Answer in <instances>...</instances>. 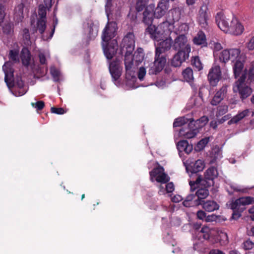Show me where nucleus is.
Instances as JSON below:
<instances>
[{
  "mask_svg": "<svg viewBox=\"0 0 254 254\" xmlns=\"http://www.w3.org/2000/svg\"><path fill=\"white\" fill-rule=\"evenodd\" d=\"M219 60L224 63L229 60L235 62L233 66L234 75L236 78L239 76H240V78L234 84L233 91L234 92H238L242 99H246L249 96L252 91L246 83V73H242L246 56L241 54V50L238 48L225 49L220 53Z\"/></svg>",
  "mask_w": 254,
  "mask_h": 254,
  "instance_id": "1",
  "label": "nucleus"
},
{
  "mask_svg": "<svg viewBox=\"0 0 254 254\" xmlns=\"http://www.w3.org/2000/svg\"><path fill=\"white\" fill-rule=\"evenodd\" d=\"M165 39L160 42L156 48L155 57L154 62L150 65L148 70L149 74H156L160 72L163 68L166 63V59L161 54L170 49L172 45V39L167 37Z\"/></svg>",
  "mask_w": 254,
  "mask_h": 254,
  "instance_id": "2",
  "label": "nucleus"
},
{
  "mask_svg": "<svg viewBox=\"0 0 254 254\" xmlns=\"http://www.w3.org/2000/svg\"><path fill=\"white\" fill-rule=\"evenodd\" d=\"M121 52L125 54V65L127 72H129L133 65L132 53L134 49V36L132 33H128L123 39L121 44Z\"/></svg>",
  "mask_w": 254,
  "mask_h": 254,
  "instance_id": "3",
  "label": "nucleus"
},
{
  "mask_svg": "<svg viewBox=\"0 0 254 254\" xmlns=\"http://www.w3.org/2000/svg\"><path fill=\"white\" fill-rule=\"evenodd\" d=\"M3 71L5 74L4 80L8 87L10 88L13 86L11 91L15 96H21L24 95L27 90V87L24 85L23 81L21 79H17L16 82L13 83V71L11 69H6L3 67Z\"/></svg>",
  "mask_w": 254,
  "mask_h": 254,
  "instance_id": "4",
  "label": "nucleus"
},
{
  "mask_svg": "<svg viewBox=\"0 0 254 254\" xmlns=\"http://www.w3.org/2000/svg\"><path fill=\"white\" fill-rule=\"evenodd\" d=\"M218 173L217 169L214 167L209 168L204 173V178L201 176H198L195 181H190L189 184L190 186L191 191L195 190V186L198 185L209 187L213 184V180L217 178Z\"/></svg>",
  "mask_w": 254,
  "mask_h": 254,
  "instance_id": "5",
  "label": "nucleus"
},
{
  "mask_svg": "<svg viewBox=\"0 0 254 254\" xmlns=\"http://www.w3.org/2000/svg\"><path fill=\"white\" fill-rule=\"evenodd\" d=\"M204 188L197 190L195 194H190L187 196L183 202V205L186 207H192L202 204L204 199L209 195V191L205 186Z\"/></svg>",
  "mask_w": 254,
  "mask_h": 254,
  "instance_id": "6",
  "label": "nucleus"
},
{
  "mask_svg": "<svg viewBox=\"0 0 254 254\" xmlns=\"http://www.w3.org/2000/svg\"><path fill=\"white\" fill-rule=\"evenodd\" d=\"M150 179L151 182L154 180L161 184H166L170 180V177L165 173L164 169L160 165L154 168L149 172Z\"/></svg>",
  "mask_w": 254,
  "mask_h": 254,
  "instance_id": "7",
  "label": "nucleus"
},
{
  "mask_svg": "<svg viewBox=\"0 0 254 254\" xmlns=\"http://www.w3.org/2000/svg\"><path fill=\"white\" fill-rule=\"evenodd\" d=\"M117 30V26L116 22H108L102 32V43H108L115 36Z\"/></svg>",
  "mask_w": 254,
  "mask_h": 254,
  "instance_id": "8",
  "label": "nucleus"
},
{
  "mask_svg": "<svg viewBox=\"0 0 254 254\" xmlns=\"http://www.w3.org/2000/svg\"><path fill=\"white\" fill-rule=\"evenodd\" d=\"M198 132L199 130L193 125V119H191L187 127H182L179 131V134L182 137L190 139L194 137Z\"/></svg>",
  "mask_w": 254,
  "mask_h": 254,
  "instance_id": "9",
  "label": "nucleus"
},
{
  "mask_svg": "<svg viewBox=\"0 0 254 254\" xmlns=\"http://www.w3.org/2000/svg\"><path fill=\"white\" fill-rule=\"evenodd\" d=\"M209 12L207 6L203 5L198 11L197 16V21L199 25L204 29L208 28Z\"/></svg>",
  "mask_w": 254,
  "mask_h": 254,
  "instance_id": "10",
  "label": "nucleus"
},
{
  "mask_svg": "<svg viewBox=\"0 0 254 254\" xmlns=\"http://www.w3.org/2000/svg\"><path fill=\"white\" fill-rule=\"evenodd\" d=\"M104 53L106 57L110 60L116 54L118 49V43L117 40H112L110 43H102Z\"/></svg>",
  "mask_w": 254,
  "mask_h": 254,
  "instance_id": "11",
  "label": "nucleus"
},
{
  "mask_svg": "<svg viewBox=\"0 0 254 254\" xmlns=\"http://www.w3.org/2000/svg\"><path fill=\"white\" fill-rule=\"evenodd\" d=\"M122 69L120 60L116 59L110 62L109 71L114 81H117L119 79L122 73Z\"/></svg>",
  "mask_w": 254,
  "mask_h": 254,
  "instance_id": "12",
  "label": "nucleus"
},
{
  "mask_svg": "<svg viewBox=\"0 0 254 254\" xmlns=\"http://www.w3.org/2000/svg\"><path fill=\"white\" fill-rule=\"evenodd\" d=\"M221 78V71L219 65H214L209 70L208 79L210 84L215 86Z\"/></svg>",
  "mask_w": 254,
  "mask_h": 254,
  "instance_id": "13",
  "label": "nucleus"
},
{
  "mask_svg": "<svg viewBox=\"0 0 254 254\" xmlns=\"http://www.w3.org/2000/svg\"><path fill=\"white\" fill-rule=\"evenodd\" d=\"M228 92V86L223 85L220 89L216 91V92L210 101L212 106L219 105L227 96Z\"/></svg>",
  "mask_w": 254,
  "mask_h": 254,
  "instance_id": "14",
  "label": "nucleus"
},
{
  "mask_svg": "<svg viewBox=\"0 0 254 254\" xmlns=\"http://www.w3.org/2000/svg\"><path fill=\"white\" fill-rule=\"evenodd\" d=\"M188 40L187 37L183 34H180L175 39L174 43L172 46L173 48L175 50L184 51L187 52V49L189 48L190 51L191 48L190 45L187 44Z\"/></svg>",
  "mask_w": 254,
  "mask_h": 254,
  "instance_id": "15",
  "label": "nucleus"
},
{
  "mask_svg": "<svg viewBox=\"0 0 254 254\" xmlns=\"http://www.w3.org/2000/svg\"><path fill=\"white\" fill-rule=\"evenodd\" d=\"M187 52L184 51H179L174 56L172 60V65L175 67L180 66L182 64L189 59L190 49H187Z\"/></svg>",
  "mask_w": 254,
  "mask_h": 254,
  "instance_id": "16",
  "label": "nucleus"
},
{
  "mask_svg": "<svg viewBox=\"0 0 254 254\" xmlns=\"http://www.w3.org/2000/svg\"><path fill=\"white\" fill-rule=\"evenodd\" d=\"M244 31V26L236 17H233L228 33L235 35H240L243 33Z\"/></svg>",
  "mask_w": 254,
  "mask_h": 254,
  "instance_id": "17",
  "label": "nucleus"
},
{
  "mask_svg": "<svg viewBox=\"0 0 254 254\" xmlns=\"http://www.w3.org/2000/svg\"><path fill=\"white\" fill-rule=\"evenodd\" d=\"M169 8V3L167 0H161L158 3L157 7L153 10L154 16L157 18H160L164 16Z\"/></svg>",
  "mask_w": 254,
  "mask_h": 254,
  "instance_id": "18",
  "label": "nucleus"
},
{
  "mask_svg": "<svg viewBox=\"0 0 254 254\" xmlns=\"http://www.w3.org/2000/svg\"><path fill=\"white\" fill-rule=\"evenodd\" d=\"M145 33L149 35L151 39L157 41L163 39L160 29H159V25L157 26H155L154 25L150 24L146 28Z\"/></svg>",
  "mask_w": 254,
  "mask_h": 254,
  "instance_id": "19",
  "label": "nucleus"
},
{
  "mask_svg": "<svg viewBox=\"0 0 254 254\" xmlns=\"http://www.w3.org/2000/svg\"><path fill=\"white\" fill-rule=\"evenodd\" d=\"M254 203V197L252 196L242 197L236 199L231 204L233 210L239 209L241 205L245 206Z\"/></svg>",
  "mask_w": 254,
  "mask_h": 254,
  "instance_id": "20",
  "label": "nucleus"
},
{
  "mask_svg": "<svg viewBox=\"0 0 254 254\" xmlns=\"http://www.w3.org/2000/svg\"><path fill=\"white\" fill-rule=\"evenodd\" d=\"M215 21L218 27L225 33H228L230 25L225 19L224 14L219 12L215 16Z\"/></svg>",
  "mask_w": 254,
  "mask_h": 254,
  "instance_id": "21",
  "label": "nucleus"
},
{
  "mask_svg": "<svg viewBox=\"0 0 254 254\" xmlns=\"http://www.w3.org/2000/svg\"><path fill=\"white\" fill-rule=\"evenodd\" d=\"M174 27V23L168 21H164L159 25V29H160L163 39L169 36Z\"/></svg>",
  "mask_w": 254,
  "mask_h": 254,
  "instance_id": "22",
  "label": "nucleus"
},
{
  "mask_svg": "<svg viewBox=\"0 0 254 254\" xmlns=\"http://www.w3.org/2000/svg\"><path fill=\"white\" fill-rule=\"evenodd\" d=\"M153 16H154L153 7L149 5L145 9L143 12V22L150 25L152 22Z\"/></svg>",
  "mask_w": 254,
  "mask_h": 254,
  "instance_id": "23",
  "label": "nucleus"
},
{
  "mask_svg": "<svg viewBox=\"0 0 254 254\" xmlns=\"http://www.w3.org/2000/svg\"><path fill=\"white\" fill-rule=\"evenodd\" d=\"M193 42L196 45H200L201 47L206 46V38L205 34L201 31L198 32L194 37Z\"/></svg>",
  "mask_w": 254,
  "mask_h": 254,
  "instance_id": "24",
  "label": "nucleus"
},
{
  "mask_svg": "<svg viewBox=\"0 0 254 254\" xmlns=\"http://www.w3.org/2000/svg\"><path fill=\"white\" fill-rule=\"evenodd\" d=\"M22 63L23 65L28 66L31 61V55L29 51L26 48H23L21 52L20 56Z\"/></svg>",
  "mask_w": 254,
  "mask_h": 254,
  "instance_id": "25",
  "label": "nucleus"
},
{
  "mask_svg": "<svg viewBox=\"0 0 254 254\" xmlns=\"http://www.w3.org/2000/svg\"><path fill=\"white\" fill-rule=\"evenodd\" d=\"M201 205L202 208L208 212H212L219 209V205L214 200L204 201Z\"/></svg>",
  "mask_w": 254,
  "mask_h": 254,
  "instance_id": "26",
  "label": "nucleus"
},
{
  "mask_svg": "<svg viewBox=\"0 0 254 254\" xmlns=\"http://www.w3.org/2000/svg\"><path fill=\"white\" fill-rule=\"evenodd\" d=\"M177 148L180 152L185 151L186 153H190L192 149V145H189L187 140H183L178 142Z\"/></svg>",
  "mask_w": 254,
  "mask_h": 254,
  "instance_id": "27",
  "label": "nucleus"
},
{
  "mask_svg": "<svg viewBox=\"0 0 254 254\" xmlns=\"http://www.w3.org/2000/svg\"><path fill=\"white\" fill-rule=\"evenodd\" d=\"M249 113L250 111L248 109L245 110L242 112L239 113L228 122V124L231 125L233 124H237L245 117L248 116Z\"/></svg>",
  "mask_w": 254,
  "mask_h": 254,
  "instance_id": "28",
  "label": "nucleus"
},
{
  "mask_svg": "<svg viewBox=\"0 0 254 254\" xmlns=\"http://www.w3.org/2000/svg\"><path fill=\"white\" fill-rule=\"evenodd\" d=\"M184 79L188 82H191L193 80V71L191 68L187 67L182 72Z\"/></svg>",
  "mask_w": 254,
  "mask_h": 254,
  "instance_id": "29",
  "label": "nucleus"
},
{
  "mask_svg": "<svg viewBox=\"0 0 254 254\" xmlns=\"http://www.w3.org/2000/svg\"><path fill=\"white\" fill-rule=\"evenodd\" d=\"M213 230L207 226L203 227L199 232L200 236H202L205 240H208L212 234Z\"/></svg>",
  "mask_w": 254,
  "mask_h": 254,
  "instance_id": "30",
  "label": "nucleus"
},
{
  "mask_svg": "<svg viewBox=\"0 0 254 254\" xmlns=\"http://www.w3.org/2000/svg\"><path fill=\"white\" fill-rule=\"evenodd\" d=\"M204 167V163L201 160L198 159L195 161L194 164L191 166L192 172L196 173L203 170Z\"/></svg>",
  "mask_w": 254,
  "mask_h": 254,
  "instance_id": "31",
  "label": "nucleus"
},
{
  "mask_svg": "<svg viewBox=\"0 0 254 254\" xmlns=\"http://www.w3.org/2000/svg\"><path fill=\"white\" fill-rule=\"evenodd\" d=\"M208 121V118L206 116H203L199 119L195 121L193 120V125L196 127L197 129L199 130V128L204 126L207 123Z\"/></svg>",
  "mask_w": 254,
  "mask_h": 254,
  "instance_id": "32",
  "label": "nucleus"
},
{
  "mask_svg": "<svg viewBox=\"0 0 254 254\" xmlns=\"http://www.w3.org/2000/svg\"><path fill=\"white\" fill-rule=\"evenodd\" d=\"M190 119H188L185 117L177 118L175 120L173 123V127H176L183 126L185 124H187L188 122L190 123Z\"/></svg>",
  "mask_w": 254,
  "mask_h": 254,
  "instance_id": "33",
  "label": "nucleus"
},
{
  "mask_svg": "<svg viewBox=\"0 0 254 254\" xmlns=\"http://www.w3.org/2000/svg\"><path fill=\"white\" fill-rule=\"evenodd\" d=\"M169 13L171 14L172 19L174 22L179 20L181 14V10L179 7L172 8L169 11Z\"/></svg>",
  "mask_w": 254,
  "mask_h": 254,
  "instance_id": "34",
  "label": "nucleus"
},
{
  "mask_svg": "<svg viewBox=\"0 0 254 254\" xmlns=\"http://www.w3.org/2000/svg\"><path fill=\"white\" fill-rule=\"evenodd\" d=\"M25 5L22 3L19 4L14 9V17H17L18 20H19L23 17V8Z\"/></svg>",
  "mask_w": 254,
  "mask_h": 254,
  "instance_id": "35",
  "label": "nucleus"
},
{
  "mask_svg": "<svg viewBox=\"0 0 254 254\" xmlns=\"http://www.w3.org/2000/svg\"><path fill=\"white\" fill-rule=\"evenodd\" d=\"M150 0H137L135 4V9L137 11H142L149 2Z\"/></svg>",
  "mask_w": 254,
  "mask_h": 254,
  "instance_id": "36",
  "label": "nucleus"
},
{
  "mask_svg": "<svg viewBox=\"0 0 254 254\" xmlns=\"http://www.w3.org/2000/svg\"><path fill=\"white\" fill-rule=\"evenodd\" d=\"M9 59L16 63L19 62V52L16 50H11L8 54Z\"/></svg>",
  "mask_w": 254,
  "mask_h": 254,
  "instance_id": "37",
  "label": "nucleus"
},
{
  "mask_svg": "<svg viewBox=\"0 0 254 254\" xmlns=\"http://www.w3.org/2000/svg\"><path fill=\"white\" fill-rule=\"evenodd\" d=\"M228 111V106L227 105H222L217 108L216 116L217 117L225 114Z\"/></svg>",
  "mask_w": 254,
  "mask_h": 254,
  "instance_id": "38",
  "label": "nucleus"
},
{
  "mask_svg": "<svg viewBox=\"0 0 254 254\" xmlns=\"http://www.w3.org/2000/svg\"><path fill=\"white\" fill-rule=\"evenodd\" d=\"M46 20L45 19H39L37 21V29L41 34H43L46 27Z\"/></svg>",
  "mask_w": 254,
  "mask_h": 254,
  "instance_id": "39",
  "label": "nucleus"
},
{
  "mask_svg": "<svg viewBox=\"0 0 254 254\" xmlns=\"http://www.w3.org/2000/svg\"><path fill=\"white\" fill-rule=\"evenodd\" d=\"M230 187L234 191L240 192L242 193H247L248 192V189L247 188H243L236 184H230Z\"/></svg>",
  "mask_w": 254,
  "mask_h": 254,
  "instance_id": "40",
  "label": "nucleus"
},
{
  "mask_svg": "<svg viewBox=\"0 0 254 254\" xmlns=\"http://www.w3.org/2000/svg\"><path fill=\"white\" fill-rule=\"evenodd\" d=\"M3 32L7 35L11 34L13 32V25L10 23H5L2 27Z\"/></svg>",
  "mask_w": 254,
  "mask_h": 254,
  "instance_id": "41",
  "label": "nucleus"
},
{
  "mask_svg": "<svg viewBox=\"0 0 254 254\" xmlns=\"http://www.w3.org/2000/svg\"><path fill=\"white\" fill-rule=\"evenodd\" d=\"M191 62L192 65L194 66L198 70H200L202 68V64L198 56L193 57Z\"/></svg>",
  "mask_w": 254,
  "mask_h": 254,
  "instance_id": "42",
  "label": "nucleus"
},
{
  "mask_svg": "<svg viewBox=\"0 0 254 254\" xmlns=\"http://www.w3.org/2000/svg\"><path fill=\"white\" fill-rule=\"evenodd\" d=\"M47 7L43 4H40L39 6L38 9V14L40 17V19H46V8Z\"/></svg>",
  "mask_w": 254,
  "mask_h": 254,
  "instance_id": "43",
  "label": "nucleus"
},
{
  "mask_svg": "<svg viewBox=\"0 0 254 254\" xmlns=\"http://www.w3.org/2000/svg\"><path fill=\"white\" fill-rule=\"evenodd\" d=\"M220 243L222 245H226L229 243V239L227 234L224 232H220L219 234Z\"/></svg>",
  "mask_w": 254,
  "mask_h": 254,
  "instance_id": "44",
  "label": "nucleus"
},
{
  "mask_svg": "<svg viewBox=\"0 0 254 254\" xmlns=\"http://www.w3.org/2000/svg\"><path fill=\"white\" fill-rule=\"evenodd\" d=\"M249 79L254 83V61L251 63L249 68Z\"/></svg>",
  "mask_w": 254,
  "mask_h": 254,
  "instance_id": "45",
  "label": "nucleus"
},
{
  "mask_svg": "<svg viewBox=\"0 0 254 254\" xmlns=\"http://www.w3.org/2000/svg\"><path fill=\"white\" fill-rule=\"evenodd\" d=\"M208 138H205L202 139L198 142L196 145V148L199 150L203 149L205 146L208 143Z\"/></svg>",
  "mask_w": 254,
  "mask_h": 254,
  "instance_id": "46",
  "label": "nucleus"
},
{
  "mask_svg": "<svg viewBox=\"0 0 254 254\" xmlns=\"http://www.w3.org/2000/svg\"><path fill=\"white\" fill-rule=\"evenodd\" d=\"M246 47L249 51L254 50V35L245 44Z\"/></svg>",
  "mask_w": 254,
  "mask_h": 254,
  "instance_id": "47",
  "label": "nucleus"
},
{
  "mask_svg": "<svg viewBox=\"0 0 254 254\" xmlns=\"http://www.w3.org/2000/svg\"><path fill=\"white\" fill-rule=\"evenodd\" d=\"M146 69L144 67H140L137 73V76L138 79L142 81L143 80L145 75H146Z\"/></svg>",
  "mask_w": 254,
  "mask_h": 254,
  "instance_id": "48",
  "label": "nucleus"
},
{
  "mask_svg": "<svg viewBox=\"0 0 254 254\" xmlns=\"http://www.w3.org/2000/svg\"><path fill=\"white\" fill-rule=\"evenodd\" d=\"M254 246V243L248 240L243 243V248L245 250H251Z\"/></svg>",
  "mask_w": 254,
  "mask_h": 254,
  "instance_id": "49",
  "label": "nucleus"
},
{
  "mask_svg": "<svg viewBox=\"0 0 254 254\" xmlns=\"http://www.w3.org/2000/svg\"><path fill=\"white\" fill-rule=\"evenodd\" d=\"M32 106L35 108L37 110H41L43 109L45 106L44 102L42 101H39L35 103H32Z\"/></svg>",
  "mask_w": 254,
  "mask_h": 254,
  "instance_id": "50",
  "label": "nucleus"
},
{
  "mask_svg": "<svg viewBox=\"0 0 254 254\" xmlns=\"http://www.w3.org/2000/svg\"><path fill=\"white\" fill-rule=\"evenodd\" d=\"M51 111L52 113H55L59 115H62L65 113L66 112L62 108H56V107H52L51 109Z\"/></svg>",
  "mask_w": 254,
  "mask_h": 254,
  "instance_id": "51",
  "label": "nucleus"
},
{
  "mask_svg": "<svg viewBox=\"0 0 254 254\" xmlns=\"http://www.w3.org/2000/svg\"><path fill=\"white\" fill-rule=\"evenodd\" d=\"M51 73L52 75L53 76L54 80L55 81H58L59 80L60 72L55 68H53L51 69Z\"/></svg>",
  "mask_w": 254,
  "mask_h": 254,
  "instance_id": "52",
  "label": "nucleus"
},
{
  "mask_svg": "<svg viewBox=\"0 0 254 254\" xmlns=\"http://www.w3.org/2000/svg\"><path fill=\"white\" fill-rule=\"evenodd\" d=\"M23 38L24 39H25L27 42H29L30 39V34L29 30L28 29L25 28L23 30Z\"/></svg>",
  "mask_w": 254,
  "mask_h": 254,
  "instance_id": "53",
  "label": "nucleus"
},
{
  "mask_svg": "<svg viewBox=\"0 0 254 254\" xmlns=\"http://www.w3.org/2000/svg\"><path fill=\"white\" fill-rule=\"evenodd\" d=\"M174 190V186L173 183H168L166 185V190L167 192H172Z\"/></svg>",
  "mask_w": 254,
  "mask_h": 254,
  "instance_id": "54",
  "label": "nucleus"
},
{
  "mask_svg": "<svg viewBox=\"0 0 254 254\" xmlns=\"http://www.w3.org/2000/svg\"><path fill=\"white\" fill-rule=\"evenodd\" d=\"M5 16V13L4 11V9L0 8V26L3 22Z\"/></svg>",
  "mask_w": 254,
  "mask_h": 254,
  "instance_id": "55",
  "label": "nucleus"
},
{
  "mask_svg": "<svg viewBox=\"0 0 254 254\" xmlns=\"http://www.w3.org/2000/svg\"><path fill=\"white\" fill-rule=\"evenodd\" d=\"M197 216L198 219L203 220L206 217V213L202 210H199L197 212Z\"/></svg>",
  "mask_w": 254,
  "mask_h": 254,
  "instance_id": "56",
  "label": "nucleus"
},
{
  "mask_svg": "<svg viewBox=\"0 0 254 254\" xmlns=\"http://www.w3.org/2000/svg\"><path fill=\"white\" fill-rule=\"evenodd\" d=\"M211 44L213 46L214 49L215 51H219L222 48L221 44L218 42H213Z\"/></svg>",
  "mask_w": 254,
  "mask_h": 254,
  "instance_id": "57",
  "label": "nucleus"
},
{
  "mask_svg": "<svg viewBox=\"0 0 254 254\" xmlns=\"http://www.w3.org/2000/svg\"><path fill=\"white\" fill-rule=\"evenodd\" d=\"M39 58L41 64H45L46 63V59L44 54L40 53L39 54Z\"/></svg>",
  "mask_w": 254,
  "mask_h": 254,
  "instance_id": "58",
  "label": "nucleus"
},
{
  "mask_svg": "<svg viewBox=\"0 0 254 254\" xmlns=\"http://www.w3.org/2000/svg\"><path fill=\"white\" fill-rule=\"evenodd\" d=\"M209 254H225L223 252L218 250V249H213L211 250Z\"/></svg>",
  "mask_w": 254,
  "mask_h": 254,
  "instance_id": "59",
  "label": "nucleus"
},
{
  "mask_svg": "<svg viewBox=\"0 0 254 254\" xmlns=\"http://www.w3.org/2000/svg\"><path fill=\"white\" fill-rule=\"evenodd\" d=\"M182 199V197L179 195H175L172 198V201L176 203L180 202Z\"/></svg>",
  "mask_w": 254,
  "mask_h": 254,
  "instance_id": "60",
  "label": "nucleus"
},
{
  "mask_svg": "<svg viewBox=\"0 0 254 254\" xmlns=\"http://www.w3.org/2000/svg\"><path fill=\"white\" fill-rule=\"evenodd\" d=\"M52 0H44V2L45 3V5L47 7H51L52 4Z\"/></svg>",
  "mask_w": 254,
  "mask_h": 254,
  "instance_id": "61",
  "label": "nucleus"
},
{
  "mask_svg": "<svg viewBox=\"0 0 254 254\" xmlns=\"http://www.w3.org/2000/svg\"><path fill=\"white\" fill-rule=\"evenodd\" d=\"M241 216V214L239 212H234L232 216V218L233 219H237Z\"/></svg>",
  "mask_w": 254,
  "mask_h": 254,
  "instance_id": "62",
  "label": "nucleus"
},
{
  "mask_svg": "<svg viewBox=\"0 0 254 254\" xmlns=\"http://www.w3.org/2000/svg\"><path fill=\"white\" fill-rule=\"evenodd\" d=\"M249 212L251 214V219L254 221V206L249 210Z\"/></svg>",
  "mask_w": 254,
  "mask_h": 254,
  "instance_id": "63",
  "label": "nucleus"
},
{
  "mask_svg": "<svg viewBox=\"0 0 254 254\" xmlns=\"http://www.w3.org/2000/svg\"><path fill=\"white\" fill-rule=\"evenodd\" d=\"M214 219V216L213 215H209L206 217L205 221L207 222H210L213 220Z\"/></svg>",
  "mask_w": 254,
  "mask_h": 254,
  "instance_id": "64",
  "label": "nucleus"
}]
</instances>
